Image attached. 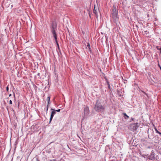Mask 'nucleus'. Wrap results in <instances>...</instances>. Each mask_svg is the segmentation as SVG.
<instances>
[{
	"label": "nucleus",
	"instance_id": "1",
	"mask_svg": "<svg viewBox=\"0 0 161 161\" xmlns=\"http://www.w3.org/2000/svg\"><path fill=\"white\" fill-rule=\"evenodd\" d=\"M112 17L114 20L116 21L118 20V12L116 10V7L114 5L113 7L112 10L111 12Z\"/></svg>",
	"mask_w": 161,
	"mask_h": 161
},
{
	"label": "nucleus",
	"instance_id": "2",
	"mask_svg": "<svg viewBox=\"0 0 161 161\" xmlns=\"http://www.w3.org/2000/svg\"><path fill=\"white\" fill-rule=\"evenodd\" d=\"M105 107L103 106L100 103L97 102L94 109L98 112H103L105 110Z\"/></svg>",
	"mask_w": 161,
	"mask_h": 161
},
{
	"label": "nucleus",
	"instance_id": "3",
	"mask_svg": "<svg viewBox=\"0 0 161 161\" xmlns=\"http://www.w3.org/2000/svg\"><path fill=\"white\" fill-rule=\"evenodd\" d=\"M56 25L55 23H53L52 25V32L53 34V36L55 39L56 44L59 48V45L57 41V34L55 32V29H56Z\"/></svg>",
	"mask_w": 161,
	"mask_h": 161
},
{
	"label": "nucleus",
	"instance_id": "4",
	"mask_svg": "<svg viewBox=\"0 0 161 161\" xmlns=\"http://www.w3.org/2000/svg\"><path fill=\"white\" fill-rule=\"evenodd\" d=\"M139 124L136 123H135L131 124L129 126V129L131 131H134L136 130L139 127Z\"/></svg>",
	"mask_w": 161,
	"mask_h": 161
},
{
	"label": "nucleus",
	"instance_id": "5",
	"mask_svg": "<svg viewBox=\"0 0 161 161\" xmlns=\"http://www.w3.org/2000/svg\"><path fill=\"white\" fill-rule=\"evenodd\" d=\"M84 116L83 119H85L86 117L89 114V108L87 107H85L84 108Z\"/></svg>",
	"mask_w": 161,
	"mask_h": 161
},
{
	"label": "nucleus",
	"instance_id": "6",
	"mask_svg": "<svg viewBox=\"0 0 161 161\" xmlns=\"http://www.w3.org/2000/svg\"><path fill=\"white\" fill-rule=\"evenodd\" d=\"M51 110H52V111L51 112V116L50 119V121L49 122L50 123L51 120H52L53 117L54 116V115L56 114V112L55 111V109H51Z\"/></svg>",
	"mask_w": 161,
	"mask_h": 161
},
{
	"label": "nucleus",
	"instance_id": "7",
	"mask_svg": "<svg viewBox=\"0 0 161 161\" xmlns=\"http://www.w3.org/2000/svg\"><path fill=\"white\" fill-rule=\"evenodd\" d=\"M154 153L153 152V151H152L150 155L148 156V158L150 160H153L154 159Z\"/></svg>",
	"mask_w": 161,
	"mask_h": 161
},
{
	"label": "nucleus",
	"instance_id": "8",
	"mask_svg": "<svg viewBox=\"0 0 161 161\" xmlns=\"http://www.w3.org/2000/svg\"><path fill=\"white\" fill-rule=\"evenodd\" d=\"M98 10L97 8H96L95 6L93 10V13L95 14L97 18L98 16Z\"/></svg>",
	"mask_w": 161,
	"mask_h": 161
},
{
	"label": "nucleus",
	"instance_id": "9",
	"mask_svg": "<svg viewBox=\"0 0 161 161\" xmlns=\"http://www.w3.org/2000/svg\"><path fill=\"white\" fill-rule=\"evenodd\" d=\"M50 96H48L47 97V100L48 102V105L47 106V112L48 108V105L50 103Z\"/></svg>",
	"mask_w": 161,
	"mask_h": 161
},
{
	"label": "nucleus",
	"instance_id": "10",
	"mask_svg": "<svg viewBox=\"0 0 161 161\" xmlns=\"http://www.w3.org/2000/svg\"><path fill=\"white\" fill-rule=\"evenodd\" d=\"M123 114L124 116V118L125 119H128L129 118V117L125 113H123Z\"/></svg>",
	"mask_w": 161,
	"mask_h": 161
},
{
	"label": "nucleus",
	"instance_id": "11",
	"mask_svg": "<svg viewBox=\"0 0 161 161\" xmlns=\"http://www.w3.org/2000/svg\"><path fill=\"white\" fill-rule=\"evenodd\" d=\"M155 131H156V132L157 133H159V131H158V130H157V129L155 128Z\"/></svg>",
	"mask_w": 161,
	"mask_h": 161
},
{
	"label": "nucleus",
	"instance_id": "12",
	"mask_svg": "<svg viewBox=\"0 0 161 161\" xmlns=\"http://www.w3.org/2000/svg\"><path fill=\"white\" fill-rule=\"evenodd\" d=\"M60 109H58V110H55V112H59L60 111Z\"/></svg>",
	"mask_w": 161,
	"mask_h": 161
},
{
	"label": "nucleus",
	"instance_id": "13",
	"mask_svg": "<svg viewBox=\"0 0 161 161\" xmlns=\"http://www.w3.org/2000/svg\"><path fill=\"white\" fill-rule=\"evenodd\" d=\"M9 103L11 104H12V102L11 100H10L9 101Z\"/></svg>",
	"mask_w": 161,
	"mask_h": 161
},
{
	"label": "nucleus",
	"instance_id": "14",
	"mask_svg": "<svg viewBox=\"0 0 161 161\" xmlns=\"http://www.w3.org/2000/svg\"><path fill=\"white\" fill-rule=\"evenodd\" d=\"M88 47L89 48H90V45L89 43L88 44V45H87Z\"/></svg>",
	"mask_w": 161,
	"mask_h": 161
},
{
	"label": "nucleus",
	"instance_id": "15",
	"mask_svg": "<svg viewBox=\"0 0 161 161\" xmlns=\"http://www.w3.org/2000/svg\"><path fill=\"white\" fill-rule=\"evenodd\" d=\"M9 88L8 86H7L6 87V90L7 92L8 91Z\"/></svg>",
	"mask_w": 161,
	"mask_h": 161
},
{
	"label": "nucleus",
	"instance_id": "16",
	"mask_svg": "<svg viewBox=\"0 0 161 161\" xmlns=\"http://www.w3.org/2000/svg\"><path fill=\"white\" fill-rule=\"evenodd\" d=\"M108 87L109 88V89L110 88V85L109 84H108Z\"/></svg>",
	"mask_w": 161,
	"mask_h": 161
},
{
	"label": "nucleus",
	"instance_id": "17",
	"mask_svg": "<svg viewBox=\"0 0 161 161\" xmlns=\"http://www.w3.org/2000/svg\"><path fill=\"white\" fill-rule=\"evenodd\" d=\"M107 83L108 85V84H109V82H108V80H107Z\"/></svg>",
	"mask_w": 161,
	"mask_h": 161
},
{
	"label": "nucleus",
	"instance_id": "18",
	"mask_svg": "<svg viewBox=\"0 0 161 161\" xmlns=\"http://www.w3.org/2000/svg\"><path fill=\"white\" fill-rule=\"evenodd\" d=\"M131 120H132L133 121H134V118H131Z\"/></svg>",
	"mask_w": 161,
	"mask_h": 161
},
{
	"label": "nucleus",
	"instance_id": "19",
	"mask_svg": "<svg viewBox=\"0 0 161 161\" xmlns=\"http://www.w3.org/2000/svg\"><path fill=\"white\" fill-rule=\"evenodd\" d=\"M50 161H56V159H53V160H51Z\"/></svg>",
	"mask_w": 161,
	"mask_h": 161
},
{
	"label": "nucleus",
	"instance_id": "20",
	"mask_svg": "<svg viewBox=\"0 0 161 161\" xmlns=\"http://www.w3.org/2000/svg\"><path fill=\"white\" fill-rule=\"evenodd\" d=\"M36 161H40V160L38 159V158H36Z\"/></svg>",
	"mask_w": 161,
	"mask_h": 161
},
{
	"label": "nucleus",
	"instance_id": "21",
	"mask_svg": "<svg viewBox=\"0 0 161 161\" xmlns=\"http://www.w3.org/2000/svg\"><path fill=\"white\" fill-rule=\"evenodd\" d=\"M11 95H11V94H10L9 95V97H10V96H11Z\"/></svg>",
	"mask_w": 161,
	"mask_h": 161
},
{
	"label": "nucleus",
	"instance_id": "22",
	"mask_svg": "<svg viewBox=\"0 0 161 161\" xmlns=\"http://www.w3.org/2000/svg\"><path fill=\"white\" fill-rule=\"evenodd\" d=\"M158 134H159L161 135V133H160V132H159V133H158Z\"/></svg>",
	"mask_w": 161,
	"mask_h": 161
},
{
	"label": "nucleus",
	"instance_id": "23",
	"mask_svg": "<svg viewBox=\"0 0 161 161\" xmlns=\"http://www.w3.org/2000/svg\"><path fill=\"white\" fill-rule=\"evenodd\" d=\"M39 74H40L39 73H38V75L39 76Z\"/></svg>",
	"mask_w": 161,
	"mask_h": 161
},
{
	"label": "nucleus",
	"instance_id": "24",
	"mask_svg": "<svg viewBox=\"0 0 161 161\" xmlns=\"http://www.w3.org/2000/svg\"><path fill=\"white\" fill-rule=\"evenodd\" d=\"M160 69H161V67L160 66Z\"/></svg>",
	"mask_w": 161,
	"mask_h": 161
},
{
	"label": "nucleus",
	"instance_id": "25",
	"mask_svg": "<svg viewBox=\"0 0 161 161\" xmlns=\"http://www.w3.org/2000/svg\"><path fill=\"white\" fill-rule=\"evenodd\" d=\"M145 32H147V31H145Z\"/></svg>",
	"mask_w": 161,
	"mask_h": 161
},
{
	"label": "nucleus",
	"instance_id": "26",
	"mask_svg": "<svg viewBox=\"0 0 161 161\" xmlns=\"http://www.w3.org/2000/svg\"><path fill=\"white\" fill-rule=\"evenodd\" d=\"M14 96L15 97V94H14Z\"/></svg>",
	"mask_w": 161,
	"mask_h": 161
}]
</instances>
